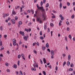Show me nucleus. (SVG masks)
<instances>
[{"label":"nucleus","instance_id":"9","mask_svg":"<svg viewBox=\"0 0 75 75\" xmlns=\"http://www.w3.org/2000/svg\"><path fill=\"white\" fill-rule=\"evenodd\" d=\"M13 67L14 68L16 69V68H17V66L16 64H14V65L13 66Z\"/></svg>","mask_w":75,"mask_h":75},{"label":"nucleus","instance_id":"39","mask_svg":"<svg viewBox=\"0 0 75 75\" xmlns=\"http://www.w3.org/2000/svg\"><path fill=\"white\" fill-rule=\"evenodd\" d=\"M65 39L66 41H67V42H68V40H67V37H65Z\"/></svg>","mask_w":75,"mask_h":75},{"label":"nucleus","instance_id":"28","mask_svg":"<svg viewBox=\"0 0 75 75\" xmlns=\"http://www.w3.org/2000/svg\"><path fill=\"white\" fill-rule=\"evenodd\" d=\"M71 67H74V64L73 63H71L70 64Z\"/></svg>","mask_w":75,"mask_h":75},{"label":"nucleus","instance_id":"2","mask_svg":"<svg viewBox=\"0 0 75 75\" xmlns=\"http://www.w3.org/2000/svg\"><path fill=\"white\" fill-rule=\"evenodd\" d=\"M36 17L37 18L38 17L37 16ZM37 21L40 22V24H41V23H42V21H41V18H37Z\"/></svg>","mask_w":75,"mask_h":75},{"label":"nucleus","instance_id":"63","mask_svg":"<svg viewBox=\"0 0 75 75\" xmlns=\"http://www.w3.org/2000/svg\"><path fill=\"white\" fill-rule=\"evenodd\" d=\"M15 20H17V19H18V17H17V16H16L15 17Z\"/></svg>","mask_w":75,"mask_h":75},{"label":"nucleus","instance_id":"13","mask_svg":"<svg viewBox=\"0 0 75 75\" xmlns=\"http://www.w3.org/2000/svg\"><path fill=\"white\" fill-rule=\"evenodd\" d=\"M23 38H24V39L25 40V41H27V40L28 38H27V36H24Z\"/></svg>","mask_w":75,"mask_h":75},{"label":"nucleus","instance_id":"20","mask_svg":"<svg viewBox=\"0 0 75 75\" xmlns=\"http://www.w3.org/2000/svg\"><path fill=\"white\" fill-rule=\"evenodd\" d=\"M19 75H23V73L22 72V71H19Z\"/></svg>","mask_w":75,"mask_h":75},{"label":"nucleus","instance_id":"64","mask_svg":"<svg viewBox=\"0 0 75 75\" xmlns=\"http://www.w3.org/2000/svg\"><path fill=\"white\" fill-rule=\"evenodd\" d=\"M73 40L74 41H75V38H73Z\"/></svg>","mask_w":75,"mask_h":75},{"label":"nucleus","instance_id":"45","mask_svg":"<svg viewBox=\"0 0 75 75\" xmlns=\"http://www.w3.org/2000/svg\"><path fill=\"white\" fill-rule=\"evenodd\" d=\"M33 52L35 53V54H37V51H36V50H33Z\"/></svg>","mask_w":75,"mask_h":75},{"label":"nucleus","instance_id":"36","mask_svg":"<svg viewBox=\"0 0 75 75\" xmlns=\"http://www.w3.org/2000/svg\"><path fill=\"white\" fill-rule=\"evenodd\" d=\"M74 17H75V15H73L71 16V18H74Z\"/></svg>","mask_w":75,"mask_h":75},{"label":"nucleus","instance_id":"44","mask_svg":"<svg viewBox=\"0 0 75 75\" xmlns=\"http://www.w3.org/2000/svg\"><path fill=\"white\" fill-rule=\"evenodd\" d=\"M40 61L41 64H42L43 63V62H42V60H41V59H40Z\"/></svg>","mask_w":75,"mask_h":75},{"label":"nucleus","instance_id":"50","mask_svg":"<svg viewBox=\"0 0 75 75\" xmlns=\"http://www.w3.org/2000/svg\"><path fill=\"white\" fill-rule=\"evenodd\" d=\"M48 67L49 68H50V69H52V68L51 67V65H50V66H48Z\"/></svg>","mask_w":75,"mask_h":75},{"label":"nucleus","instance_id":"30","mask_svg":"<svg viewBox=\"0 0 75 75\" xmlns=\"http://www.w3.org/2000/svg\"><path fill=\"white\" fill-rule=\"evenodd\" d=\"M18 58L19 59H20V58H21V55L20 54H19L18 56Z\"/></svg>","mask_w":75,"mask_h":75},{"label":"nucleus","instance_id":"7","mask_svg":"<svg viewBox=\"0 0 75 75\" xmlns=\"http://www.w3.org/2000/svg\"><path fill=\"white\" fill-rule=\"evenodd\" d=\"M11 23L13 24H15V21L14 19H12L11 20Z\"/></svg>","mask_w":75,"mask_h":75},{"label":"nucleus","instance_id":"56","mask_svg":"<svg viewBox=\"0 0 75 75\" xmlns=\"http://www.w3.org/2000/svg\"><path fill=\"white\" fill-rule=\"evenodd\" d=\"M29 59H31V55H29L28 56Z\"/></svg>","mask_w":75,"mask_h":75},{"label":"nucleus","instance_id":"4","mask_svg":"<svg viewBox=\"0 0 75 75\" xmlns=\"http://www.w3.org/2000/svg\"><path fill=\"white\" fill-rule=\"evenodd\" d=\"M39 9H41L42 10V11H45V10L44 8H43V6L40 7L39 8Z\"/></svg>","mask_w":75,"mask_h":75},{"label":"nucleus","instance_id":"60","mask_svg":"<svg viewBox=\"0 0 75 75\" xmlns=\"http://www.w3.org/2000/svg\"><path fill=\"white\" fill-rule=\"evenodd\" d=\"M47 51H48L49 52H50V49H47Z\"/></svg>","mask_w":75,"mask_h":75},{"label":"nucleus","instance_id":"38","mask_svg":"<svg viewBox=\"0 0 75 75\" xmlns=\"http://www.w3.org/2000/svg\"><path fill=\"white\" fill-rule=\"evenodd\" d=\"M64 17L62 16L61 17V20H64Z\"/></svg>","mask_w":75,"mask_h":75},{"label":"nucleus","instance_id":"54","mask_svg":"<svg viewBox=\"0 0 75 75\" xmlns=\"http://www.w3.org/2000/svg\"><path fill=\"white\" fill-rule=\"evenodd\" d=\"M69 38H70V39H71V38H71V35H69Z\"/></svg>","mask_w":75,"mask_h":75},{"label":"nucleus","instance_id":"59","mask_svg":"<svg viewBox=\"0 0 75 75\" xmlns=\"http://www.w3.org/2000/svg\"><path fill=\"white\" fill-rule=\"evenodd\" d=\"M36 67H37V68H38V64L37 63L36 64Z\"/></svg>","mask_w":75,"mask_h":75},{"label":"nucleus","instance_id":"3","mask_svg":"<svg viewBox=\"0 0 75 75\" xmlns=\"http://www.w3.org/2000/svg\"><path fill=\"white\" fill-rule=\"evenodd\" d=\"M25 31H26L27 32V33H28V31L30 32V31H31V28H29L28 29L26 28L25 29Z\"/></svg>","mask_w":75,"mask_h":75},{"label":"nucleus","instance_id":"27","mask_svg":"<svg viewBox=\"0 0 75 75\" xmlns=\"http://www.w3.org/2000/svg\"><path fill=\"white\" fill-rule=\"evenodd\" d=\"M66 23L67 25H69V22L67 21Z\"/></svg>","mask_w":75,"mask_h":75},{"label":"nucleus","instance_id":"11","mask_svg":"<svg viewBox=\"0 0 75 75\" xmlns=\"http://www.w3.org/2000/svg\"><path fill=\"white\" fill-rule=\"evenodd\" d=\"M71 59V55L69 54L68 55V60L69 61Z\"/></svg>","mask_w":75,"mask_h":75},{"label":"nucleus","instance_id":"6","mask_svg":"<svg viewBox=\"0 0 75 75\" xmlns=\"http://www.w3.org/2000/svg\"><path fill=\"white\" fill-rule=\"evenodd\" d=\"M51 53L52 56H54V51L53 50H51Z\"/></svg>","mask_w":75,"mask_h":75},{"label":"nucleus","instance_id":"35","mask_svg":"<svg viewBox=\"0 0 75 75\" xmlns=\"http://www.w3.org/2000/svg\"><path fill=\"white\" fill-rule=\"evenodd\" d=\"M43 74L44 75H46V73H45V71H43L42 72Z\"/></svg>","mask_w":75,"mask_h":75},{"label":"nucleus","instance_id":"40","mask_svg":"<svg viewBox=\"0 0 75 75\" xmlns=\"http://www.w3.org/2000/svg\"><path fill=\"white\" fill-rule=\"evenodd\" d=\"M69 71H73V69H72V68H70L69 69Z\"/></svg>","mask_w":75,"mask_h":75},{"label":"nucleus","instance_id":"5","mask_svg":"<svg viewBox=\"0 0 75 75\" xmlns=\"http://www.w3.org/2000/svg\"><path fill=\"white\" fill-rule=\"evenodd\" d=\"M19 33L20 34H22L23 36L24 35V32H22V31H21L19 32Z\"/></svg>","mask_w":75,"mask_h":75},{"label":"nucleus","instance_id":"48","mask_svg":"<svg viewBox=\"0 0 75 75\" xmlns=\"http://www.w3.org/2000/svg\"><path fill=\"white\" fill-rule=\"evenodd\" d=\"M67 6H69L70 5V3H69V2H67Z\"/></svg>","mask_w":75,"mask_h":75},{"label":"nucleus","instance_id":"10","mask_svg":"<svg viewBox=\"0 0 75 75\" xmlns=\"http://www.w3.org/2000/svg\"><path fill=\"white\" fill-rule=\"evenodd\" d=\"M42 18H43V20H45V16L44 15V13L42 15Z\"/></svg>","mask_w":75,"mask_h":75},{"label":"nucleus","instance_id":"62","mask_svg":"<svg viewBox=\"0 0 75 75\" xmlns=\"http://www.w3.org/2000/svg\"><path fill=\"white\" fill-rule=\"evenodd\" d=\"M55 15H53V16H52V18H55Z\"/></svg>","mask_w":75,"mask_h":75},{"label":"nucleus","instance_id":"26","mask_svg":"<svg viewBox=\"0 0 75 75\" xmlns=\"http://www.w3.org/2000/svg\"><path fill=\"white\" fill-rule=\"evenodd\" d=\"M5 65H6V67H8V65H9L8 63H6Z\"/></svg>","mask_w":75,"mask_h":75},{"label":"nucleus","instance_id":"47","mask_svg":"<svg viewBox=\"0 0 75 75\" xmlns=\"http://www.w3.org/2000/svg\"><path fill=\"white\" fill-rule=\"evenodd\" d=\"M62 56L63 57H65V56H66V54L64 53L63 54H62Z\"/></svg>","mask_w":75,"mask_h":75},{"label":"nucleus","instance_id":"46","mask_svg":"<svg viewBox=\"0 0 75 75\" xmlns=\"http://www.w3.org/2000/svg\"><path fill=\"white\" fill-rule=\"evenodd\" d=\"M36 42H35L34 43H33V46H35V44H36Z\"/></svg>","mask_w":75,"mask_h":75},{"label":"nucleus","instance_id":"58","mask_svg":"<svg viewBox=\"0 0 75 75\" xmlns=\"http://www.w3.org/2000/svg\"><path fill=\"white\" fill-rule=\"evenodd\" d=\"M46 2V0H43V4H44L45 2Z\"/></svg>","mask_w":75,"mask_h":75},{"label":"nucleus","instance_id":"53","mask_svg":"<svg viewBox=\"0 0 75 75\" xmlns=\"http://www.w3.org/2000/svg\"><path fill=\"white\" fill-rule=\"evenodd\" d=\"M40 35H42V32L41 31L40 32Z\"/></svg>","mask_w":75,"mask_h":75},{"label":"nucleus","instance_id":"33","mask_svg":"<svg viewBox=\"0 0 75 75\" xmlns=\"http://www.w3.org/2000/svg\"><path fill=\"white\" fill-rule=\"evenodd\" d=\"M20 61L19 60H18V66H19L20 65Z\"/></svg>","mask_w":75,"mask_h":75},{"label":"nucleus","instance_id":"42","mask_svg":"<svg viewBox=\"0 0 75 75\" xmlns=\"http://www.w3.org/2000/svg\"><path fill=\"white\" fill-rule=\"evenodd\" d=\"M6 71L7 72H10V71L9 69H7Z\"/></svg>","mask_w":75,"mask_h":75},{"label":"nucleus","instance_id":"34","mask_svg":"<svg viewBox=\"0 0 75 75\" xmlns=\"http://www.w3.org/2000/svg\"><path fill=\"white\" fill-rule=\"evenodd\" d=\"M18 7H19V6H16L15 8L16 9H18Z\"/></svg>","mask_w":75,"mask_h":75},{"label":"nucleus","instance_id":"43","mask_svg":"<svg viewBox=\"0 0 75 75\" xmlns=\"http://www.w3.org/2000/svg\"><path fill=\"white\" fill-rule=\"evenodd\" d=\"M70 29H69V27H67V31H69V30Z\"/></svg>","mask_w":75,"mask_h":75},{"label":"nucleus","instance_id":"55","mask_svg":"<svg viewBox=\"0 0 75 75\" xmlns=\"http://www.w3.org/2000/svg\"><path fill=\"white\" fill-rule=\"evenodd\" d=\"M27 12L28 13H30L31 11H30V10H28L27 11Z\"/></svg>","mask_w":75,"mask_h":75},{"label":"nucleus","instance_id":"25","mask_svg":"<svg viewBox=\"0 0 75 75\" xmlns=\"http://www.w3.org/2000/svg\"><path fill=\"white\" fill-rule=\"evenodd\" d=\"M49 7V4L47 3L46 6V7Z\"/></svg>","mask_w":75,"mask_h":75},{"label":"nucleus","instance_id":"19","mask_svg":"<svg viewBox=\"0 0 75 75\" xmlns=\"http://www.w3.org/2000/svg\"><path fill=\"white\" fill-rule=\"evenodd\" d=\"M46 47H47V48H48V47H49V45L48 44V43H47L46 44Z\"/></svg>","mask_w":75,"mask_h":75},{"label":"nucleus","instance_id":"22","mask_svg":"<svg viewBox=\"0 0 75 75\" xmlns=\"http://www.w3.org/2000/svg\"><path fill=\"white\" fill-rule=\"evenodd\" d=\"M45 46L42 47V50L43 51H44L45 50Z\"/></svg>","mask_w":75,"mask_h":75},{"label":"nucleus","instance_id":"21","mask_svg":"<svg viewBox=\"0 0 75 75\" xmlns=\"http://www.w3.org/2000/svg\"><path fill=\"white\" fill-rule=\"evenodd\" d=\"M3 50H4V47L2 46L1 47V49H0V51H1Z\"/></svg>","mask_w":75,"mask_h":75},{"label":"nucleus","instance_id":"61","mask_svg":"<svg viewBox=\"0 0 75 75\" xmlns=\"http://www.w3.org/2000/svg\"><path fill=\"white\" fill-rule=\"evenodd\" d=\"M52 11L53 13H57V12L54 10H53Z\"/></svg>","mask_w":75,"mask_h":75},{"label":"nucleus","instance_id":"16","mask_svg":"<svg viewBox=\"0 0 75 75\" xmlns=\"http://www.w3.org/2000/svg\"><path fill=\"white\" fill-rule=\"evenodd\" d=\"M62 3L60 2L59 5V7L60 8H62Z\"/></svg>","mask_w":75,"mask_h":75},{"label":"nucleus","instance_id":"17","mask_svg":"<svg viewBox=\"0 0 75 75\" xmlns=\"http://www.w3.org/2000/svg\"><path fill=\"white\" fill-rule=\"evenodd\" d=\"M47 25L46 24H45L44 25V28L45 30H46L47 29Z\"/></svg>","mask_w":75,"mask_h":75},{"label":"nucleus","instance_id":"51","mask_svg":"<svg viewBox=\"0 0 75 75\" xmlns=\"http://www.w3.org/2000/svg\"><path fill=\"white\" fill-rule=\"evenodd\" d=\"M43 4V3H42V1H41L40 3V5L41 6H42Z\"/></svg>","mask_w":75,"mask_h":75},{"label":"nucleus","instance_id":"15","mask_svg":"<svg viewBox=\"0 0 75 75\" xmlns=\"http://www.w3.org/2000/svg\"><path fill=\"white\" fill-rule=\"evenodd\" d=\"M31 70L32 71H36V69H35V68H32L31 69Z\"/></svg>","mask_w":75,"mask_h":75},{"label":"nucleus","instance_id":"32","mask_svg":"<svg viewBox=\"0 0 75 75\" xmlns=\"http://www.w3.org/2000/svg\"><path fill=\"white\" fill-rule=\"evenodd\" d=\"M30 11H31V12H32V14H34V10H33V9H31Z\"/></svg>","mask_w":75,"mask_h":75},{"label":"nucleus","instance_id":"1","mask_svg":"<svg viewBox=\"0 0 75 75\" xmlns=\"http://www.w3.org/2000/svg\"><path fill=\"white\" fill-rule=\"evenodd\" d=\"M13 45L14 46L16 45V40L15 39H13Z\"/></svg>","mask_w":75,"mask_h":75},{"label":"nucleus","instance_id":"18","mask_svg":"<svg viewBox=\"0 0 75 75\" xmlns=\"http://www.w3.org/2000/svg\"><path fill=\"white\" fill-rule=\"evenodd\" d=\"M12 14H16V12L14 11V10H13V11L12 12Z\"/></svg>","mask_w":75,"mask_h":75},{"label":"nucleus","instance_id":"8","mask_svg":"<svg viewBox=\"0 0 75 75\" xmlns=\"http://www.w3.org/2000/svg\"><path fill=\"white\" fill-rule=\"evenodd\" d=\"M21 56L22 57V58H23V59H24V60H25V58H24V54L23 53H22L21 54Z\"/></svg>","mask_w":75,"mask_h":75},{"label":"nucleus","instance_id":"52","mask_svg":"<svg viewBox=\"0 0 75 75\" xmlns=\"http://www.w3.org/2000/svg\"><path fill=\"white\" fill-rule=\"evenodd\" d=\"M48 30H47V32L48 33H50V28H48Z\"/></svg>","mask_w":75,"mask_h":75},{"label":"nucleus","instance_id":"41","mask_svg":"<svg viewBox=\"0 0 75 75\" xmlns=\"http://www.w3.org/2000/svg\"><path fill=\"white\" fill-rule=\"evenodd\" d=\"M50 25L51 27H53L54 26V24L52 23H51Z\"/></svg>","mask_w":75,"mask_h":75},{"label":"nucleus","instance_id":"12","mask_svg":"<svg viewBox=\"0 0 75 75\" xmlns=\"http://www.w3.org/2000/svg\"><path fill=\"white\" fill-rule=\"evenodd\" d=\"M43 62H44V64H46L47 63V62H46V59L45 58H44L43 59Z\"/></svg>","mask_w":75,"mask_h":75},{"label":"nucleus","instance_id":"49","mask_svg":"<svg viewBox=\"0 0 75 75\" xmlns=\"http://www.w3.org/2000/svg\"><path fill=\"white\" fill-rule=\"evenodd\" d=\"M0 46H2V41H1L0 42Z\"/></svg>","mask_w":75,"mask_h":75},{"label":"nucleus","instance_id":"29","mask_svg":"<svg viewBox=\"0 0 75 75\" xmlns=\"http://www.w3.org/2000/svg\"><path fill=\"white\" fill-rule=\"evenodd\" d=\"M18 24L19 25H21V24H22V22L21 21H19L18 22Z\"/></svg>","mask_w":75,"mask_h":75},{"label":"nucleus","instance_id":"31","mask_svg":"<svg viewBox=\"0 0 75 75\" xmlns=\"http://www.w3.org/2000/svg\"><path fill=\"white\" fill-rule=\"evenodd\" d=\"M40 40H44V37L42 36H40Z\"/></svg>","mask_w":75,"mask_h":75},{"label":"nucleus","instance_id":"57","mask_svg":"<svg viewBox=\"0 0 75 75\" xmlns=\"http://www.w3.org/2000/svg\"><path fill=\"white\" fill-rule=\"evenodd\" d=\"M31 24H32V23H31V22H30L28 24V25H31Z\"/></svg>","mask_w":75,"mask_h":75},{"label":"nucleus","instance_id":"24","mask_svg":"<svg viewBox=\"0 0 75 75\" xmlns=\"http://www.w3.org/2000/svg\"><path fill=\"white\" fill-rule=\"evenodd\" d=\"M67 65L68 66H69V65H70V62L69 61L68 62H67Z\"/></svg>","mask_w":75,"mask_h":75},{"label":"nucleus","instance_id":"37","mask_svg":"<svg viewBox=\"0 0 75 75\" xmlns=\"http://www.w3.org/2000/svg\"><path fill=\"white\" fill-rule=\"evenodd\" d=\"M0 29L1 31H2V30H3V26H1L0 28Z\"/></svg>","mask_w":75,"mask_h":75},{"label":"nucleus","instance_id":"14","mask_svg":"<svg viewBox=\"0 0 75 75\" xmlns=\"http://www.w3.org/2000/svg\"><path fill=\"white\" fill-rule=\"evenodd\" d=\"M38 14L39 16L41 17V12H39L38 13Z\"/></svg>","mask_w":75,"mask_h":75},{"label":"nucleus","instance_id":"23","mask_svg":"<svg viewBox=\"0 0 75 75\" xmlns=\"http://www.w3.org/2000/svg\"><path fill=\"white\" fill-rule=\"evenodd\" d=\"M67 63L66 62H64L63 63V67H64L65 66V64H66Z\"/></svg>","mask_w":75,"mask_h":75}]
</instances>
